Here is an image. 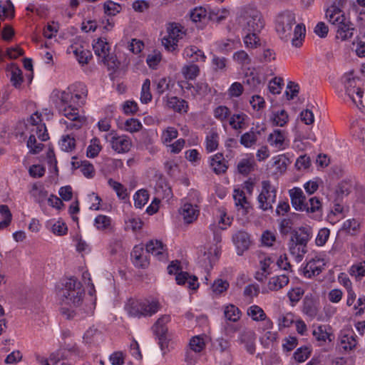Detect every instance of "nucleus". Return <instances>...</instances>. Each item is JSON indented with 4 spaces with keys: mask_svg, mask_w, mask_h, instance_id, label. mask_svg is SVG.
<instances>
[{
    "mask_svg": "<svg viewBox=\"0 0 365 365\" xmlns=\"http://www.w3.org/2000/svg\"><path fill=\"white\" fill-rule=\"evenodd\" d=\"M88 90L85 84L77 82L58 92L55 105L58 113L70 122L63 120L69 129H80L86 123V118L81 115L79 108L86 102Z\"/></svg>",
    "mask_w": 365,
    "mask_h": 365,
    "instance_id": "f257e3e1",
    "label": "nucleus"
},
{
    "mask_svg": "<svg viewBox=\"0 0 365 365\" xmlns=\"http://www.w3.org/2000/svg\"><path fill=\"white\" fill-rule=\"evenodd\" d=\"M312 235V232L309 227H301L292 232L288 244L289 251L297 262H300L307 252V244Z\"/></svg>",
    "mask_w": 365,
    "mask_h": 365,
    "instance_id": "f03ea898",
    "label": "nucleus"
},
{
    "mask_svg": "<svg viewBox=\"0 0 365 365\" xmlns=\"http://www.w3.org/2000/svg\"><path fill=\"white\" fill-rule=\"evenodd\" d=\"M345 95L352 103L362 112H365V99L361 81L353 76L352 73H346L342 77Z\"/></svg>",
    "mask_w": 365,
    "mask_h": 365,
    "instance_id": "7ed1b4c3",
    "label": "nucleus"
},
{
    "mask_svg": "<svg viewBox=\"0 0 365 365\" xmlns=\"http://www.w3.org/2000/svg\"><path fill=\"white\" fill-rule=\"evenodd\" d=\"M244 30L247 32H260L264 26V20L259 11L255 8H245L242 12Z\"/></svg>",
    "mask_w": 365,
    "mask_h": 365,
    "instance_id": "20e7f679",
    "label": "nucleus"
},
{
    "mask_svg": "<svg viewBox=\"0 0 365 365\" xmlns=\"http://www.w3.org/2000/svg\"><path fill=\"white\" fill-rule=\"evenodd\" d=\"M277 198V187L269 180L262 182V190L257 197L258 207L262 211H272Z\"/></svg>",
    "mask_w": 365,
    "mask_h": 365,
    "instance_id": "39448f33",
    "label": "nucleus"
},
{
    "mask_svg": "<svg viewBox=\"0 0 365 365\" xmlns=\"http://www.w3.org/2000/svg\"><path fill=\"white\" fill-rule=\"evenodd\" d=\"M296 24L295 14L291 11L280 13L276 19V31L282 39L287 40L292 36L293 25Z\"/></svg>",
    "mask_w": 365,
    "mask_h": 365,
    "instance_id": "423d86ee",
    "label": "nucleus"
},
{
    "mask_svg": "<svg viewBox=\"0 0 365 365\" xmlns=\"http://www.w3.org/2000/svg\"><path fill=\"white\" fill-rule=\"evenodd\" d=\"M170 321V316L168 314L162 315L153 326V330L158 338V344L162 351L168 347V327L166 324Z\"/></svg>",
    "mask_w": 365,
    "mask_h": 365,
    "instance_id": "0eeeda50",
    "label": "nucleus"
},
{
    "mask_svg": "<svg viewBox=\"0 0 365 365\" xmlns=\"http://www.w3.org/2000/svg\"><path fill=\"white\" fill-rule=\"evenodd\" d=\"M343 3L344 0L335 1L326 11V16L329 22L334 26L337 24H340V23L347 19L343 11L340 9V6L343 5Z\"/></svg>",
    "mask_w": 365,
    "mask_h": 365,
    "instance_id": "6e6552de",
    "label": "nucleus"
},
{
    "mask_svg": "<svg viewBox=\"0 0 365 365\" xmlns=\"http://www.w3.org/2000/svg\"><path fill=\"white\" fill-rule=\"evenodd\" d=\"M110 136V140H108L110 146L113 150L118 153H128L131 147H132V141L131 139L126 135H113L112 133L109 134Z\"/></svg>",
    "mask_w": 365,
    "mask_h": 365,
    "instance_id": "1a4fd4ad",
    "label": "nucleus"
},
{
    "mask_svg": "<svg viewBox=\"0 0 365 365\" xmlns=\"http://www.w3.org/2000/svg\"><path fill=\"white\" fill-rule=\"evenodd\" d=\"M93 48L95 54L98 56L101 61L105 65L110 67L115 66L114 61L112 62L113 66L110 65V61L113 59V57L109 55V46L106 41L101 38L98 39V41L93 44Z\"/></svg>",
    "mask_w": 365,
    "mask_h": 365,
    "instance_id": "9d476101",
    "label": "nucleus"
},
{
    "mask_svg": "<svg viewBox=\"0 0 365 365\" xmlns=\"http://www.w3.org/2000/svg\"><path fill=\"white\" fill-rule=\"evenodd\" d=\"M83 294L84 290L82 285L74 289L73 292H65V294H61V304L62 305H68L71 307H78L83 299Z\"/></svg>",
    "mask_w": 365,
    "mask_h": 365,
    "instance_id": "9b49d317",
    "label": "nucleus"
},
{
    "mask_svg": "<svg viewBox=\"0 0 365 365\" xmlns=\"http://www.w3.org/2000/svg\"><path fill=\"white\" fill-rule=\"evenodd\" d=\"M325 266L324 259L315 257L310 259L304 268V275L305 277L312 278L319 275Z\"/></svg>",
    "mask_w": 365,
    "mask_h": 365,
    "instance_id": "f8f14e48",
    "label": "nucleus"
},
{
    "mask_svg": "<svg viewBox=\"0 0 365 365\" xmlns=\"http://www.w3.org/2000/svg\"><path fill=\"white\" fill-rule=\"evenodd\" d=\"M292 207L297 211L303 212L307 210L306 207V197L299 187H294L289 190Z\"/></svg>",
    "mask_w": 365,
    "mask_h": 365,
    "instance_id": "ddd939ff",
    "label": "nucleus"
},
{
    "mask_svg": "<svg viewBox=\"0 0 365 365\" xmlns=\"http://www.w3.org/2000/svg\"><path fill=\"white\" fill-rule=\"evenodd\" d=\"M356 335L353 331L341 333L339 338L338 347L340 351H350L357 345Z\"/></svg>",
    "mask_w": 365,
    "mask_h": 365,
    "instance_id": "4468645a",
    "label": "nucleus"
},
{
    "mask_svg": "<svg viewBox=\"0 0 365 365\" xmlns=\"http://www.w3.org/2000/svg\"><path fill=\"white\" fill-rule=\"evenodd\" d=\"M336 31V37L341 41H346L351 38L354 35L355 28L354 24L349 19H346L340 24L334 26Z\"/></svg>",
    "mask_w": 365,
    "mask_h": 365,
    "instance_id": "2eb2a0df",
    "label": "nucleus"
},
{
    "mask_svg": "<svg viewBox=\"0 0 365 365\" xmlns=\"http://www.w3.org/2000/svg\"><path fill=\"white\" fill-rule=\"evenodd\" d=\"M255 333L247 329L242 331L238 336L240 343L245 344L247 351L250 354H254L255 352Z\"/></svg>",
    "mask_w": 365,
    "mask_h": 365,
    "instance_id": "dca6fc26",
    "label": "nucleus"
},
{
    "mask_svg": "<svg viewBox=\"0 0 365 365\" xmlns=\"http://www.w3.org/2000/svg\"><path fill=\"white\" fill-rule=\"evenodd\" d=\"M267 141L271 146L278 150H284L289 145L285 133L279 129L274 130L268 135Z\"/></svg>",
    "mask_w": 365,
    "mask_h": 365,
    "instance_id": "f3484780",
    "label": "nucleus"
},
{
    "mask_svg": "<svg viewBox=\"0 0 365 365\" xmlns=\"http://www.w3.org/2000/svg\"><path fill=\"white\" fill-rule=\"evenodd\" d=\"M232 241L235 245L237 254L241 255L250 245V239L248 233L244 231H238L232 236Z\"/></svg>",
    "mask_w": 365,
    "mask_h": 365,
    "instance_id": "a211bd4d",
    "label": "nucleus"
},
{
    "mask_svg": "<svg viewBox=\"0 0 365 365\" xmlns=\"http://www.w3.org/2000/svg\"><path fill=\"white\" fill-rule=\"evenodd\" d=\"M144 300L130 299L125 306L128 314L133 317L140 318L143 317V309L145 306Z\"/></svg>",
    "mask_w": 365,
    "mask_h": 365,
    "instance_id": "6ab92c4d",
    "label": "nucleus"
},
{
    "mask_svg": "<svg viewBox=\"0 0 365 365\" xmlns=\"http://www.w3.org/2000/svg\"><path fill=\"white\" fill-rule=\"evenodd\" d=\"M163 242L158 240H150L146 244V253H151L159 260H165L166 255Z\"/></svg>",
    "mask_w": 365,
    "mask_h": 365,
    "instance_id": "aec40b11",
    "label": "nucleus"
},
{
    "mask_svg": "<svg viewBox=\"0 0 365 365\" xmlns=\"http://www.w3.org/2000/svg\"><path fill=\"white\" fill-rule=\"evenodd\" d=\"M312 334L319 346L323 345L327 340L331 341L334 339L333 334L328 331V327L326 325L314 327Z\"/></svg>",
    "mask_w": 365,
    "mask_h": 365,
    "instance_id": "412c9836",
    "label": "nucleus"
},
{
    "mask_svg": "<svg viewBox=\"0 0 365 365\" xmlns=\"http://www.w3.org/2000/svg\"><path fill=\"white\" fill-rule=\"evenodd\" d=\"M227 162L225 160L224 155L221 153H218L213 155L210 160V167L213 172L217 175L225 173L228 168Z\"/></svg>",
    "mask_w": 365,
    "mask_h": 365,
    "instance_id": "4be33fe9",
    "label": "nucleus"
},
{
    "mask_svg": "<svg viewBox=\"0 0 365 365\" xmlns=\"http://www.w3.org/2000/svg\"><path fill=\"white\" fill-rule=\"evenodd\" d=\"M182 55L185 58L190 59L192 63L200 61L205 62L206 60L205 53L195 46H187L184 49Z\"/></svg>",
    "mask_w": 365,
    "mask_h": 365,
    "instance_id": "5701e85b",
    "label": "nucleus"
},
{
    "mask_svg": "<svg viewBox=\"0 0 365 365\" xmlns=\"http://www.w3.org/2000/svg\"><path fill=\"white\" fill-rule=\"evenodd\" d=\"M185 222L186 223H192L194 222L199 215L197 207L190 203H185L180 210Z\"/></svg>",
    "mask_w": 365,
    "mask_h": 365,
    "instance_id": "b1692460",
    "label": "nucleus"
},
{
    "mask_svg": "<svg viewBox=\"0 0 365 365\" xmlns=\"http://www.w3.org/2000/svg\"><path fill=\"white\" fill-rule=\"evenodd\" d=\"M176 282L180 285L187 284V287L191 289H196L198 287L197 278L195 276L190 275L187 272H180L176 275Z\"/></svg>",
    "mask_w": 365,
    "mask_h": 365,
    "instance_id": "393cba45",
    "label": "nucleus"
},
{
    "mask_svg": "<svg viewBox=\"0 0 365 365\" xmlns=\"http://www.w3.org/2000/svg\"><path fill=\"white\" fill-rule=\"evenodd\" d=\"M289 277L286 274L274 276L269 279L267 287L271 291H277L289 283Z\"/></svg>",
    "mask_w": 365,
    "mask_h": 365,
    "instance_id": "a878e982",
    "label": "nucleus"
},
{
    "mask_svg": "<svg viewBox=\"0 0 365 365\" xmlns=\"http://www.w3.org/2000/svg\"><path fill=\"white\" fill-rule=\"evenodd\" d=\"M167 106L176 112L187 111V102L183 99H180L176 96L167 97Z\"/></svg>",
    "mask_w": 365,
    "mask_h": 365,
    "instance_id": "bb28decb",
    "label": "nucleus"
},
{
    "mask_svg": "<svg viewBox=\"0 0 365 365\" xmlns=\"http://www.w3.org/2000/svg\"><path fill=\"white\" fill-rule=\"evenodd\" d=\"M94 226L99 231L110 232L113 230L112 220L106 215H98L94 220Z\"/></svg>",
    "mask_w": 365,
    "mask_h": 365,
    "instance_id": "cd10ccee",
    "label": "nucleus"
},
{
    "mask_svg": "<svg viewBox=\"0 0 365 365\" xmlns=\"http://www.w3.org/2000/svg\"><path fill=\"white\" fill-rule=\"evenodd\" d=\"M144 254L145 253L144 252L143 247H134L131 252V257L133 258V262L136 267L145 268L148 266L150 263L148 257H144L142 262L139 261Z\"/></svg>",
    "mask_w": 365,
    "mask_h": 365,
    "instance_id": "c85d7f7f",
    "label": "nucleus"
},
{
    "mask_svg": "<svg viewBox=\"0 0 365 365\" xmlns=\"http://www.w3.org/2000/svg\"><path fill=\"white\" fill-rule=\"evenodd\" d=\"M167 33L168 36L170 37V38L174 39V41L178 42L185 34V31H183V28L181 25L174 22L169 23L167 25Z\"/></svg>",
    "mask_w": 365,
    "mask_h": 365,
    "instance_id": "c756f323",
    "label": "nucleus"
},
{
    "mask_svg": "<svg viewBox=\"0 0 365 365\" xmlns=\"http://www.w3.org/2000/svg\"><path fill=\"white\" fill-rule=\"evenodd\" d=\"M303 312L311 318H314L318 313L317 302L311 297H306L303 302Z\"/></svg>",
    "mask_w": 365,
    "mask_h": 365,
    "instance_id": "7c9ffc66",
    "label": "nucleus"
},
{
    "mask_svg": "<svg viewBox=\"0 0 365 365\" xmlns=\"http://www.w3.org/2000/svg\"><path fill=\"white\" fill-rule=\"evenodd\" d=\"M219 135L217 130L212 128L207 133L205 139V147L207 152H212L218 147Z\"/></svg>",
    "mask_w": 365,
    "mask_h": 365,
    "instance_id": "2f4dec72",
    "label": "nucleus"
},
{
    "mask_svg": "<svg viewBox=\"0 0 365 365\" xmlns=\"http://www.w3.org/2000/svg\"><path fill=\"white\" fill-rule=\"evenodd\" d=\"M143 304L145 306L143 309V317H151L161 309V304L155 299L151 301L145 299Z\"/></svg>",
    "mask_w": 365,
    "mask_h": 365,
    "instance_id": "473e14b6",
    "label": "nucleus"
},
{
    "mask_svg": "<svg viewBox=\"0 0 365 365\" xmlns=\"http://www.w3.org/2000/svg\"><path fill=\"white\" fill-rule=\"evenodd\" d=\"M241 311L232 304H230L224 308V316L227 320L236 322L241 317Z\"/></svg>",
    "mask_w": 365,
    "mask_h": 365,
    "instance_id": "72a5a7b5",
    "label": "nucleus"
},
{
    "mask_svg": "<svg viewBox=\"0 0 365 365\" xmlns=\"http://www.w3.org/2000/svg\"><path fill=\"white\" fill-rule=\"evenodd\" d=\"M31 195L34 197V200L38 203H41L46 200L48 192L45 190L41 185L34 183L31 190H30Z\"/></svg>",
    "mask_w": 365,
    "mask_h": 365,
    "instance_id": "f704fd0d",
    "label": "nucleus"
},
{
    "mask_svg": "<svg viewBox=\"0 0 365 365\" xmlns=\"http://www.w3.org/2000/svg\"><path fill=\"white\" fill-rule=\"evenodd\" d=\"M354 187V182L351 180H345L340 182L336 189L338 197L348 195Z\"/></svg>",
    "mask_w": 365,
    "mask_h": 365,
    "instance_id": "c9c22d12",
    "label": "nucleus"
},
{
    "mask_svg": "<svg viewBox=\"0 0 365 365\" xmlns=\"http://www.w3.org/2000/svg\"><path fill=\"white\" fill-rule=\"evenodd\" d=\"M259 134V132L254 130L252 128L249 132L241 135L240 143L246 148H250L256 143Z\"/></svg>",
    "mask_w": 365,
    "mask_h": 365,
    "instance_id": "e433bc0d",
    "label": "nucleus"
},
{
    "mask_svg": "<svg viewBox=\"0 0 365 365\" xmlns=\"http://www.w3.org/2000/svg\"><path fill=\"white\" fill-rule=\"evenodd\" d=\"M305 26L302 24H298L295 26L293 38H292V43L296 47L302 45V40L305 36Z\"/></svg>",
    "mask_w": 365,
    "mask_h": 365,
    "instance_id": "4c0bfd02",
    "label": "nucleus"
},
{
    "mask_svg": "<svg viewBox=\"0 0 365 365\" xmlns=\"http://www.w3.org/2000/svg\"><path fill=\"white\" fill-rule=\"evenodd\" d=\"M182 73L186 79L194 80L200 73V68L194 63L185 65L182 68Z\"/></svg>",
    "mask_w": 365,
    "mask_h": 365,
    "instance_id": "58836bf2",
    "label": "nucleus"
},
{
    "mask_svg": "<svg viewBox=\"0 0 365 365\" xmlns=\"http://www.w3.org/2000/svg\"><path fill=\"white\" fill-rule=\"evenodd\" d=\"M233 197L237 206H240L246 212H248V209L250 207V202L247 201L245 194L242 190L239 189L235 190Z\"/></svg>",
    "mask_w": 365,
    "mask_h": 365,
    "instance_id": "ea45409f",
    "label": "nucleus"
},
{
    "mask_svg": "<svg viewBox=\"0 0 365 365\" xmlns=\"http://www.w3.org/2000/svg\"><path fill=\"white\" fill-rule=\"evenodd\" d=\"M27 130H29L30 134L34 133L35 138H38L41 141L47 140L49 137L47 133V130L44 123H40V125L37 126H33L31 128H28Z\"/></svg>",
    "mask_w": 365,
    "mask_h": 365,
    "instance_id": "a19ab883",
    "label": "nucleus"
},
{
    "mask_svg": "<svg viewBox=\"0 0 365 365\" xmlns=\"http://www.w3.org/2000/svg\"><path fill=\"white\" fill-rule=\"evenodd\" d=\"M149 194L146 190L141 189L137 191L134 196V205L137 208H142L148 201Z\"/></svg>",
    "mask_w": 365,
    "mask_h": 365,
    "instance_id": "79ce46f5",
    "label": "nucleus"
},
{
    "mask_svg": "<svg viewBox=\"0 0 365 365\" xmlns=\"http://www.w3.org/2000/svg\"><path fill=\"white\" fill-rule=\"evenodd\" d=\"M230 14V11L226 9L211 10L208 13V19L216 23H220L225 20Z\"/></svg>",
    "mask_w": 365,
    "mask_h": 365,
    "instance_id": "37998d69",
    "label": "nucleus"
},
{
    "mask_svg": "<svg viewBox=\"0 0 365 365\" xmlns=\"http://www.w3.org/2000/svg\"><path fill=\"white\" fill-rule=\"evenodd\" d=\"M101 150L102 146L100 140L97 138H93L91 140L90 145L87 148L86 155L88 158H93L99 154Z\"/></svg>",
    "mask_w": 365,
    "mask_h": 365,
    "instance_id": "c03bdc74",
    "label": "nucleus"
},
{
    "mask_svg": "<svg viewBox=\"0 0 365 365\" xmlns=\"http://www.w3.org/2000/svg\"><path fill=\"white\" fill-rule=\"evenodd\" d=\"M190 18L194 22L205 23L208 19V13L205 8L197 7L191 11Z\"/></svg>",
    "mask_w": 365,
    "mask_h": 365,
    "instance_id": "a18cd8bd",
    "label": "nucleus"
},
{
    "mask_svg": "<svg viewBox=\"0 0 365 365\" xmlns=\"http://www.w3.org/2000/svg\"><path fill=\"white\" fill-rule=\"evenodd\" d=\"M59 145L62 150L65 152H72L76 148V139L70 135H63Z\"/></svg>",
    "mask_w": 365,
    "mask_h": 365,
    "instance_id": "49530a36",
    "label": "nucleus"
},
{
    "mask_svg": "<svg viewBox=\"0 0 365 365\" xmlns=\"http://www.w3.org/2000/svg\"><path fill=\"white\" fill-rule=\"evenodd\" d=\"M213 348L217 352L230 354V342L222 337L217 339L213 342Z\"/></svg>",
    "mask_w": 365,
    "mask_h": 365,
    "instance_id": "de8ad7c7",
    "label": "nucleus"
},
{
    "mask_svg": "<svg viewBox=\"0 0 365 365\" xmlns=\"http://www.w3.org/2000/svg\"><path fill=\"white\" fill-rule=\"evenodd\" d=\"M189 345L190 348V350L197 354L205 349V342L202 336H195L191 338Z\"/></svg>",
    "mask_w": 365,
    "mask_h": 365,
    "instance_id": "09e8293b",
    "label": "nucleus"
},
{
    "mask_svg": "<svg viewBox=\"0 0 365 365\" xmlns=\"http://www.w3.org/2000/svg\"><path fill=\"white\" fill-rule=\"evenodd\" d=\"M254 165L252 159H242L237 164V170L240 174L247 175L253 170Z\"/></svg>",
    "mask_w": 365,
    "mask_h": 365,
    "instance_id": "8fccbe9b",
    "label": "nucleus"
},
{
    "mask_svg": "<svg viewBox=\"0 0 365 365\" xmlns=\"http://www.w3.org/2000/svg\"><path fill=\"white\" fill-rule=\"evenodd\" d=\"M247 314L254 321H263L266 319V314L263 309L257 305H252L247 309Z\"/></svg>",
    "mask_w": 365,
    "mask_h": 365,
    "instance_id": "3c124183",
    "label": "nucleus"
},
{
    "mask_svg": "<svg viewBox=\"0 0 365 365\" xmlns=\"http://www.w3.org/2000/svg\"><path fill=\"white\" fill-rule=\"evenodd\" d=\"M108 183L116 192L118 197L122 200H124L128 196L127 189L120 182L110 178L108 180Z\"/></svg>",
    "mask_w": 365,
    "mask_h": 365,
    "instance_id": "603ef678",
    "label": "nucleus"
},
{
    "mask_svg": "<svg viewBox=\"0 0 365 365\" xmlns=\"http://www.w3.org/2000/svg\"><path fill=\"white\" fill-rule=\"evenodd\" d=\"M246 118L247 115L243 113L234 114L230 118V125L235 130L242 129Z\"/></svg>",
    "mask_w": 365,
    "mask_h": 365,
    "instance_id": "864d4df0",
    "label": "nucleus"
},
{
    "mask_svg": "<svg viewBox=\"0 0 365 365\" xmlns=\"http://www.w3.org/2000/svg\"><path fill=\"white\" fill-rule=\"evenodd\" d=\"M152 100V94L150 93V81L148 78L143 82L141 89L140 101L143 103H148Z\"/></svg>",
    "mask_w": 365,
    "mask_h": 365,
    "instance_id": "5fc2aeb1",
    "label": "nucleus"
},
{
    "mask_svg": "<svg viewBox=\"0 0 365 365\" xmlns=\"http://www.w3.org/2000/svg\"><path fill=\"white\" fill-rule=\"evenodd\" d=\"M230 110L225 106H219L213 110L214 117L220 121L226 120L230 115Z\"/></svg>",
    "mask_w": 365,
    "mask_h": 365,
    "instance_id": "6e6d98bb",
    "label": "nucleus"
},
{
    "mask_svg": "<svg viewBox=\"0 0 365 365\" xmlns=\"http://www.w3.org/2000/svg\"><path fill=\"white\" fill-rule=\"evenodd\" d=\"M257 33L258 32H247L244 38V43L246 47L254 48L260 45Z\"/></svg>",
    "mask_w": 365,
    "mask_h": 365,
    "instance_id": "4d7b16f0",
    "label": "nucleus"
},
{
    "mask_svg": "<svg viewBox=\"0 0 365 365\" xmlns=\"http://www.w3.org/2000/svg\"><path fill=\"white\" fill-rule=\"evenodd\" d=\"M219 220L217 226L220 230H225L227 226L232 223V219L227 216V213L224 209H218Z\"/></svg>",
    "mask_w": 365,
    "mask_h": 365,
    "instance_id": "13d9d810",
    "label": "nucleus"
},
{
    "mask_svg": "<svg viewBox=\"0 0 365 365\" xmlns=\"http://www.w3.org/2000/svg\"><path fill=\"white\" fill-rule=\"evenodd\" d=\"M11 82L16 88L21 86L23 82V76L21 70L16 66H12L11 68Z\"/></svg>",
    "mask_w": 365,
    "mask_h": 365,
    "instance_id": "bf43d9fd",
    "label": "nucleus"
},
{
    "mask_svg": "<svg viewBox=\"0 0 365 365\" xmlns=\"http://www.w3.org/2000/svg\"><path fill=\"white\" fill-rule=\"evenodd\" d=\"M232 58L235 62L241 66H247L251 63V58L248 53L243 50L234 53Z\"/></svg>",
    "mask_w": 365,
    "mask_h": 365,
    "instance_id": "052dcab7",
    "label": "nucleus"
},
{
    "mask_svg": "<svg viewBox=\"0 0 365 365\" xmlns=\"http://www.w3.org/2000/svg\"><path fill=\"white\" fill-rule=\"evenodd\" d=\"M27 147L30 150V152L36 154L40 153L43 148V145L41 143H37L36 138H35L34 133H31L27 141Z\"/></svg>",
    "mask_w": 365,
    "mask_h": 365,
    "instance_id": "680f3d73",
    "label": "nucleus"
},
{
    "mask_svg": "<svg viewBox=\"0 0 365 365\" xmlns=\"http://www.w3.org/2000/svg\"><path fill=\"white\" fill-rule=\"evenodd\" d=\"M307 210H304L307 212H316L322 211V205L319 199L317 197H312L309 200V202L306 203Z\"/></svg>",
    "mask_w": 365,
    "mask_h": 365,
    "instance_id": "e2e57ef3",
    "label": "nucleus"
},
{
    "mask_svg": "<svg viewBox=\"0 0 365 365\" xmlns=\"http://www.w3.org/2000/svg\"><path fill=\"white\" fill-rule=\"evenodd\" d=\"M229 287V282L227 280L217 279L212 285V290L215 294H220L227 291Z\"/></svg>",
    "mask_w": 365,
    "mask_h": 365,
    "instance_id": "0e129e2a",
    "label": "nucleus"
},
{
    "mask_svg": "<svg viewBox=\"0 0 365 365\" xmlns=\"http://www.w3.org/2000/svg\"><path fill=\"white\" fill-rule=\"evenodd\" d=\"M211 92V88L205 82H198L193 87L192 94L194 96H206Z\"/></svg>",
    "mask_w": 365,
    "mask_h": 365,
    "instance_id": "69168bd1",
    "label": "nucleus"
},
{
    "mask_svg": "<svg viewBox=\"0 0 365 365\" xmlns=\"http://www.w3.org/2000/svg\"><path fill=\"white\" fill-rule=\"evenodd\" d=\"M311 351L307 346H302L296 350L294 353V358L297 362L305 361L309 356Z\"/></svg>",
    "mask_w": 365,
    "mask_h": 365,
    "instance_id": "338daca9",
    "label": "nucleus"
},
{
    "mask_svg": "<svg viewBox=\"0 0 365 365\" xmlns=\"http://www.w3.org/2000/svg\"><path fill=\"white\" fill-rule=\"evenodd\" d=\"M273 124L277 126H284L288 121V115L284 110H281L274 114Z\"/></svg>",
    "mask_w": 365,
    "mask_h": 365,
    "instance_id": "774afa93",
    "label": "nucleus"
}]
</instances>
